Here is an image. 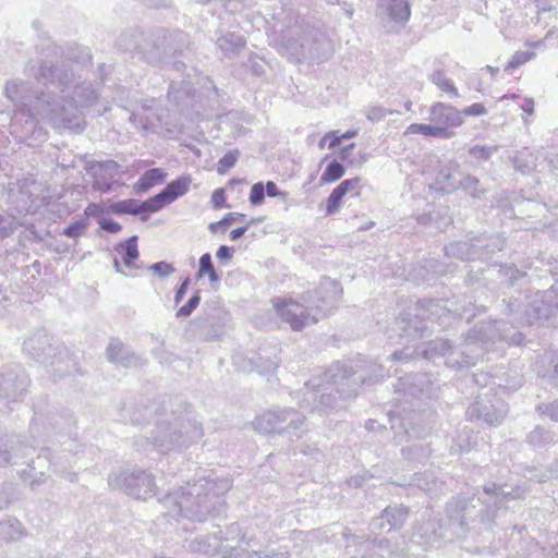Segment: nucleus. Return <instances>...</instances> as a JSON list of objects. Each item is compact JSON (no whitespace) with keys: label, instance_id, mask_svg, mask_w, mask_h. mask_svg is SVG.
Returning <instances> with one entry per match:
<instances>
[{"label":"nucleus","instance_id":"f257e3e1","mask_svg":"<svg viewBox=\"0 0 558 558\" xmlns=\"http://www.w3.org/2000/svg\"><path fill=\"white\" fill-rule=\"evenodd\" d=\"M523 338L520 331L506 322L483 324L470 331L461 352L463 359L456 363L462 367L474 365L497 340L509 344H521Z\"/></svg>","mask_w":558,"mask_h":558},{"label":"nucleus","instance_id":"f03ea898","mask_svg":"<svg viewBox=\"0 0 558 558\" xmlns=\"http://www.w3.org/2000/svg\"><path fill=\"white\" fill-rule=\"evenodd\" d=\"M490 390L492 388L487 392L480 395L476 401L468 408L466 417L469 420L483 421L488 425H499L502 423L508 413V405L496 395H490Z\"/></svg>","mask_w":558,"mask_h":558},{"label":"nucleus","instance_id":"7ed1b4c3","mask_svg":"<svg viewBox=\"0 0 558 558\" xmlns=\"http://www.w3.org/2000/svg\"><path fill=\"white\" fill-rule=\"evenodd\" d=\"M529 325H558V299L551 292H544L525 308Z\"/></svg>","mask_w":558,"mask_h":558},{"label":"nucleus","instance_id":"20e7f679","mask_svg":"<svg viewBox=\"0 0 558 558\" xmlns=\"http://www.w3.org/2000/svg\"><path fill=\"white\" fill-rule=\"evenodd\" d=\"M505 239L499 235L477 236L470 242H459L456 245V256L461 259H484L497 251H501Z\"/></svg>","mask_w":558,"mask_h":558},{"label":"nucleus","instance_id":"39448f33","mask_svg":"<svg viewBox=\"0 0 558 558\" xmlns=\"http://www.w3.org/2000/svg\"><path fill=\"white\" fill-rule=\"evenodd\" d=\"M274 307L280 319L295 331L317 323V318L312 317L303 305L292 299H278L274 302Z\"/></svg>","mask_w":558,"mask_h":558},{"label":"nucleus","instance_id":"423d86ee","mask_svg":"<svg viewBox=\"0 0 558 558\" xmlns=\"http://www.w3.org/2000/svg\"><path fill=\"white\" fill-rule=\"evenodd\" d=\"M191 184L192 178L189 174L181 175L171 181L161 192L150 197L151 208L159 211L167 205H170L179 197L185 195L189 192Z\"/></svg>","mask_w":558,"mask_h":558},{"label":"nucleus","instance_id":"0eeeda50","mask_svg":"<svg viewBox=\"0 0 558 558\" xmlns=\"http://www.w3.org/2000/svg\"><path fill=\"white\" fill-rule=\"evenodd\" d=\"M347 194L352 197H360L362 185L360 178H351L341 181L326 199L325 213L327 216L333 215L340 210Z\"/></svg>","mask_w":558,"mask_h":558},{"label":"nucleus","instance_id":"6e6552de","mask_svg":"<svg viewBox=\"0 0 558 558\" xmlns=\"http://www.w3.org/2000/svg\"><path fill=\"white\" fill-rule=\"evenodd\" d=\"M108 210L116 215H141L146 213H156L155 208L150 206V197L145 202H140L134 198L123 199L111 204Z\"/></svg>","mask_w":558,"mask_h":558},{"label":"nucleus","instance_id":"1a4fd4ad","mask_svg":"<svg viewBox=\"0 0 558 558\" xmlns=\"http://www.w3.org/2000/svg\"><path fill=\"white\" fill-rule=\"evenodd\" d=\"M167 178V172L160 168H153L144 172L134 184L137 193H143L161 184Z\"/></svg>","mask_w":558,"mask_h":558},{"label":"nucleus","instance_id":"9d476101","mask_svg":"<svg viewBox=\"0 0 558 558\" xmlns=\"http://www.w3.org/2000/svg\"><path fill=\"white\" fill-rule=\"evenodd\" d=\"M356 135V130H349L342 134H340L339 131H329L322 136L318 142V147L320 149L328 148L330 150H335L344 140L353 138Z\"/></svg>","mask_w":558,"mask_h":558},{"label":"nucleus","instance_id":"9b49d317","mask_svg":"<svg viewBox=\"0 0 558 558\" xmlns=\"http://www.w3.org/2000/svg\"><path fill=\"white\" fill-rule=\"evenodd\" d=\"M116 251L122 253L123 264L131 268L134 266V262L138 258L137 236H131L123 243H119L116 246Z\"/></svg>","mask_w":558,"mask_h":558},{"label":"nucleus","instance_id":"f8f14e48","mask_svg":"<svg viewBox=\"0 0 558 558\" xmlns=\"http://www.w3.org/2000/svg\"><path fill=\"white\" fill-rule=\"evenodd\" d=\"M345 173V167L336 158L331 159L325 167L320 178V184H331L340 180Z\"/></svg>","mask_w":558,"mask_h":558},{"label":"nucleus","instance_id":"ddd939ff","mask_svg":"<svg viewBox=\"0 0 558 558\" xmlns=\"http://www.w3.org/2000/svg\"><path fill=\"white\" fill-rule=\"evenodd\" d=\"M484 492L487 495L495 497L494 504L498 508L501 507L502 501L506 499H515L521 497L518 489L505 490L502 486L497 485L496 483L485 485Z\"/></svg>","mask_w":558,"mask_h":558},{"label":"nucleus","instance_id":"4468645a","mask_svg":"<svg viewBox=\"0 0 558 558\" xmlns=\"http://www.w3.org/2000/svg\"><path fill=\"white\" fill-rule=\"evenodd\" d=\"M404 135H422L424 137H441L447 136L448 133L445 128L432 126L423 123H413L408 126Z\"/></svg>","mask_w":558,"mask_h":558},{"label":"nucleus","instance_id":"2eb2a0df","mask_svg":"<svg viewBox=\"0 0 558 558\" xmlns=\"http://www.w3.org/2000/svg\"><path fill=\"white\" fill-rule=\"evenodd\" d=\"M460 189L473 198H482L485 189L481 186L480 181L472 175H463L459 181Z\"/></svg>","mask_w":558,"mask_h":558},{"label":"nucleus","instance_id":"dca6fc26","mask_svg":"<svg viewBox=\"0 0 558 558\" xmlns=\"http://www.w3.org/2000/svg\"><path fill=\"white\" fill-rule=\"evenodd\" d=\"M553 433L543 426L537 425L526 436V441L533 447H543L553 440Z\"/></svg>","mask_w":558,"mask_h":558},{"label":"nucleus","instance_id":"f3484780","mask_svg":"<svg viewBox=\"0 0 558 558\" xmlns=\"http://www.w3.org/2000/svg\"><path fill=\"white\" fill-rule=\"evenodd\" d=\"M388 10L391 17L400 22L409 20L411 15L410 5L407 0H390Z\"/></svg>","mask_w":558,"mask_h":558},{"label":"nucleus","instance_id":"a211bd4d","mask_svg":"<svg viewBox=\"0 0 558 558\" xmlns=\"http://www.w3.org/2000/svg\"><path fill=\"white\" fill-rule=\"evenodd\" d=\"M487 113V109L483 104L475 102L460 111L456 110V128L464 122V117H480Z\"/></svg>","mask_w":558,"mask_h":558},{"label":"nucleus","instance_id":"6ab92c4d","mask_svg":"<svg viewBox=\"0 0 558 558\" xmlns=\"http://www.w3.org/2000/svg\"><path fill=\"white\" fill-rule=\"evenodd\" d=\"M207 276L211 282H217L219 276L214 267L210 254L206 253L199 258L198 277Z\"/></svg>","mask_w":558,"mask_h":558},{"label":"nucleus","instance_id":"aec40b11","mask_svg":"<svg viewBox=\"0 0 558 558\" xmlns=\"http://www.w3.org/2000/svg\"><path fill=\"white\" fill-rule=\"evenodd\" d=\"M236 218H245V215L242 213H229L219 221L210 223L209 230L213 233H225L229 226L236 222Z\"/></svg>","mask_w":558,"mask_h":558},{"label":"nucleus","instance_id":"412c9836","mask_svg":"<svg viewBox=\"0 0 558 558\" xmlns=\"http://www.w3.org/2000/svg\"><path fill=\"white\" fill-rule=\"evenodd\" d=\"M535 57V53L533 51L526 50V51H517L511 59L508 61L507 65L505 66V72H511L512 70L523 65L531 59Z\"/></svg>","mask_w":558,"mask_h":558},{"label":"nucleus","instance_id":"4be33fe9","mask_svg":"<svg viewBox=\"0 0 558 558\" xmlns=\"http://www.w3.org/2000/svg\"><path fill=\"white\" fill-rule=\"evenodd\" d=\"M512 163L518 171L529 173L533 169L532 155L521 151L512 158Z\"/></svg>","mask_w":558,"mask_h":558},{"label":"nucleus","instance_id":"5701e85b","mask_svg":"<svg viewBox=\"0 0 558 558\" xmlns=\"http://www.w3.org/2000/svg\"><path fill=\"white\" fill-rule=\"evenodd\" d=\"M239 158V153L236 150L228 151L217 165V172L219 174H226L234 165L236 163Z\"/></svg>","mask_w":558,"mask_h":558},{"label":"nucleus","instance_id":"b1692460","mask_svg":"<svg viewBox=\"0 0 558 558\" xmlns=\"http://www.w3.org/2000/svg\"><path fill=\"white\" fill-rule=\"evenodd\" d=\"M549 364L550 367L542 376L547 378L551 386L558 387V351L551 354Z\"/></svg>","mask_w":558,"mask_h":558},{"label":"nucleus","instance_id":"393cba45","mask_svg":"<svg viewBox=\"0 0 558 558\" xmlns=\"http://www.w3.org/2000/svg\"><path fill=\"white\" fill-rule=\"evenodd\" d=\"M537 412L547 416L554 422H558V399L548 403H541L536 408Z\"/></svg>","mask_w":558,"mask_h":558},{"label":"nucleus","instance_id":"a878e982","mask_svg":"<svg viewBox=\"0 0 558 558\" xmlns=\"http://www.w3.org/2000/svg\"><path fill=\"white\" fill-rule=\"evenodd\" d=\"M265 198V186L262 182L253 184L250 191L248 199L252 205L258 206L263 204Z\"/></svg>","mask_w":558,"mask_h":558},{"label":"nucleus","instance_id":"bb28decb","mask_svg":"<svg viewBox=\"0 0 558 558\" xmlns=\"http://www.w3.org/2000/svg\"><path fill=\"white\" fill-rule=\"evenodd\" d=\"M210 203L215 209L229 207L225 189H216L211 194Z\"/></svg>","mask_w":558,"mask_h":558},{"label":"nucleus","instance_id":"cd10ccee","mask_svg":"<svg viewBox=\"0 0 558 558\" xmlns=\"http://www.w3.org/2000/svg\"><path fill=\"white\" fill-rule=\"evenodd\" d=\"M199 295L197 293L194 294L186 304H184L178 310L177 315L183 317L189 316L196 308V306L199 303Z\"/></svg>","mask_w":558,"mask_h":558},{"label":"nucleus","instance_id":"c85d7f7f","mask_svg":"<svg viewBox=\"0 0 558 558\" xmlns=\"http://www.w3.org/2000/svg\"><path fill=\"white\" fill-rule=\"evenodd\" d=\"M98 223L102 230H105L109 233H118L122 229V227L119 222H117L112 219H108V218H100L98 220Z\"/></svg>","mask_w":558,"mask_h":558},{"label":"nucleus","instance_id":"c756f323","mask_svg":"<svg viewBox=\"0 0 558 558\" xmlns=\"http://www.w3.org/2000/svg\"><path fill=\"white\" fill-rule=\"evenodd\" d=\"M85 230V223L83 222H74L72 225H70L69 227H66L63 231V234L69 236V238H76L78 235H81Z\"/></svg>","mask_w":558,"mask_h":558},{"label":"nucleus","instance_id":"7c9ffc66","mask_svg":"<svg viewBox=\"0 0 558 558\" xmlns=\"http://www.w3.org/2000/svg\"><path fill=\"white\" fill-rule=\"evenodd\" d=\"M493 150H495V148L476 145L470 149V154L475 158L488 159L492 156Z\"/></svg>","mask_w":558,"mask_h":558},{"label":"nucleus","instance_id":"2f4dec72","mask_svg":"<svg viewBox=\"0 0 558 558\" xmlns=\"http://www.w3.org/2000/svg\"><path fill=\"white\" fill-rule=\"evenodd\" d=\"M265 190L269 197H281L283 199L288 197V193L281 191L274 181H268Z\"/></svg>","mask_w":558,"mask_h":558},{"label":"nucleus","instance_id":"473e14b6","mask_svg":"<svg viewBox=\"0 0 558 558\" xmlns=\"http://www.w3.org/2000/svg\"><path fill=\"white\" fill-rule=\"evenodd\" d=\"M255 221V219H252L251 221H248L245 226L243 227H240V228H236V229H233L231 232H230V239L232 241H235L238 239H240L248 229V227Z\"/></svg>","mask_w":558,"mask_h":558},{"label":"nucleus","instance_id":"72a5a7b5","mask_svg":"<svg viewBox=\"0 0 558 558\" xmlns=\"http://www.w3.org/2000/svg\"><path fill=\"white\" fill-rule=\"evenodd\" d=\"M504 270L505 275L509 276L512 281L518 280L524 276V272L520 271L519 269L512 266H506Z\"/></svg>","mask_w":558,"mask_h":558},{"label":"nucleus","instance_id":"f704fd0d","mask_svg":"<svg viewBox=\"0 0 558 558\" xmlns=\"http://www.w3.org/2000/svg\"><path fill=\"white\" fill-rule=\"evenodd\" d=\"M189 283H190V281H189V279H186L185 281L182 282V284L178 289V291L175 293V302L177 303L181 302L182 299L184 298L187 287H189Z\"/></svg>","mask_w":558,"mask_h":558},{"label":"nucleus","instance_id":"c9c22d12","mask_svg":"<svg viewBox=\"0 0 558 558\" xmlns=\"http://www.w3.org/2000/svg\"><path fill=\"white\" fill-rule=\"evenodd\" d=\"M153 270L160 272L162 275L169 274L172 269L170 265L166 263H156L151 266Z\"/></svg>","mask_w":558,"mask_h":558},{"label":"nucleus","instance_id":"e433bc0d","mask_svg":"<svg viewBox=\"0 0 558 558\" xmlns=\"http://www.w3.org/2000/svg\"><path fill=\"white\" fill-rule=\"evenodd\" d=\"M232 256L231 250L228 246H220L217 251V257L220 259H230Z\"/></svg>","mask_w":558,"mask_h":558},{"label":"nucleus","instance_id":"4c0bfd02","mask_svg":"<svg viewBox=\"0 0 558 558\" xmlns=\"http://www.w3.org/2000/svg\"><path fill=\"white\" fill-rule=\"evenodd\" d=\"M521 108L527 114H532L534 112V100L532 98H526Z\"/></svg>","mask_w":558,"mask_h":558},{"label":"nucleus","instance_id":"58836bf2","mask_svg":"<svg viewBox=\"0 0 558 558\" xmlns=\"http://www.w3.org/2000/svg\"><path fill=\"white\" fill-rule=\"evenodd\" d=\"M469 380H471V381H473V383H475V384H478V385L483 384V385H485V386L487 385V381H488V379H487V375H485V374H481V375H475V374H473V375L469 378Z\"/></svg>","mask_w":558,"mask_h":558},{"label":"nucleus","instance_id":"ea45409f","mask_svg":"<svg viewBox=\"0 0 558 558\" xmlns=\"http://www.w3.org/2000/svg\"><path fill=\"white\" fill-rule=\"evenodd\" d=\"M355 147V143H350L349 145L343 146L340 151L339 156L342 160L347 158L348 153Z\"/></svg>","mask_w":558,"mask_h":558},{"label":"nucleus","instance_id":"a19ab883","mask_svg":"<svg viewBox=\"0 0 558 558\" xmlns=\"http://www.w3.org/2000/svg\"><path fill=\"white\" fill-rule=\"evenodd\" d=\"M100 167H106V168H117L118 165L114 162V161H108L104 165H100Z\"/></svg>","mask_w":558,"mask_h":558},{"label":"nucleus","instance_id":"79ce46f5","mask_svg":"<svg viewBox=\"0 0 558 558\" xmlns=\"http://www.w3.org/2000/svg\"><path fill=\"white\" fill-rule=\"evenodd\" d=\"M493 75H495L496 73H498L499 69L498 68H493L490 65H487L486 68Z\"/></svg>","mask_w":558,"mask_h":558},{"label":"nucleus","instance_id":"37998d69","mask_svg":"<svg viewBox=\"0 0 558 558\" xmlns=\"http://www.w3.org/2000/svg\"><path fill=\"white\" fill-rule=\"evenodd\" d=\"M541 45H543V41H537V43L529 44V46L532 47V48H536V47H538Z\"/></svg>","mask_w":558,"mask_h":558},{"label":"nucleus","instance_id":"c03bdc74","mask_svg":"<svg viewBox=\"0 0 558 558\" xmlns=\"http://www.w3.org/2000/svg\"><path fill=\"white\" fill-rule=\"evenodd\" d=\"M114 268H116L117 271H121L120 270V263H119L118 259H114Z\"/></svg>","mask_w":558,"mask_h":558},{"label":"nucleus","instance_id":"a18cd8bd","mask_svg":"<svg viewBox=\"0 0 558 558\" xmlns=\"http://www.w3.org/2000/svg\"><path fill=\"white\" fill-rule=\"evenodd\" d=\"M244 220H245V218H236V222H242Z\"/></svg>","mask_w":558,"mask_h":558},{"label":"nucleus","instance_id":"49530a36","mask_svg":"<svg viewBox=\"0 0 558 558\" xmlns=\"http://www.w3.org/2000/svg\"><path fill=\"white\" fill-rule=\"evenodd\" d=\"M235 182H238V181L235 179H232V180L229 181V184H233Z\"/></svg>","mask_w":558,"mask_h":558}]
</instances>
